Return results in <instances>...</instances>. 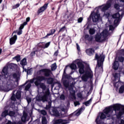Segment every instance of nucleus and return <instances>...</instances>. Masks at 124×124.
Returning a JSON list of instances; mask_svg holds the SVG:
<instances>
[{
	"label": "nucleus",
	"mask_w": 124,
	"mask_h": 124,
	"mask_svg": "<svg viewBox=\"0 0 124 124\" xmlns=\"http://www.w3.org/2000/svg\"><path fill=\"white\" fill-rule=\"evenodd\" d=\"M9 67L11 68V69H14L17 67V64L13 63H11L9 65Z\"/></svg>",
	"instance_id": "obj_27"
},
{
	"label": "nucleus",
	"mask_w": 124,
	"mask_h": 124,
	"mask_svg": "<svg viewBox=\"0 0 124 124\" xmlns=\"http://www.w3.org/2000/svg\"><path fill=\"white\" fill-rule=\"evenodd\" d=\"M75 62L77 64L79 69V72L80 74H84L81 77V79L82 81L84 82H87L89 78L92 79L93 77V71L91 70V69H88L87 70L85 71L84 70V64H83V62L82 61L79 59H77L75 61Z\"/></svg>",
	"instance_id": "obj_4"
},
{
	"label": "nucleus",
	"mask_w": 124,
	"mask_h": 124,
	"mask_svg": "<svg viewBox=\"0 0 124 124\" xmlns=\"http://www.w3.org/2000/svg\"><path fill=\"white\" fill-rule=\"evenodd\" d=\"M27 24H28V22L27 21L24 22L23 24L20 26V27H19V29L23 30V29H24V26H26V25H27Z\"/></svg>",
	"instance_id": "obj_41"
},
{
	"label": "nucleus",
	"mask_w": 124,
	"mask_h": 124,
	"mask_svg": "<svg viewBox=\"0 0 124 124\" xmlns=\"http://www.w3.org/2000/svg\"><path fill=\"white\" fill-rule=\"evenodd\" d=\"M16 97L17 99H20V98H21V92L17 91L16 93Z\"/></svg>",
	"instance_id": "obj_29"
},
{
	"label": "nucleus",
	"mask_w": 124,
	"mask_h": 124,
	"mask_svg": "<svg viewBox=\"0 0 124 124\" xmlns=\"http://www.w3.org/2000/svg\"><path fill=\"white\" fill-rule=\"evenodd\" d=\"M74 104L75 106V107H76V106H77V105H80V103L79 102V101H76L74 102Z\"/></svg>",
	"instance_id": "obj_50"
},
{
	"label": "nucleus",
	"mask_w": 124,
	"mask_h": 124,
	"mask_svg": "<svg viewBox=\"0 0 124 124\" xmlns=\"http://www.w3.org/2000/svg\"><path fill=\"white\" fill-rule=\"evenodd\" d=\"M47 119L45 117H43L42 118V124H47Z\"/></svg>",
	"instance_id": "obj_35"
},
{
	"label": "nucleus",
	"mask_w": 124,
	"mask_h": 124,
	"mask_svg": "<svg viewBox=\"0 0 124 124\" xmlns=\"http://www.w3.org/2000/svg\"><path fill=\"white\" fill-rule=\"evenodd\" d=\"M65 113V109L63 108L62 109V112H59L57 108H53L52 112H50L51 115L55 116V117H62V114Z\"/></svg>",
	"instance_id": "obj_11"
},
{
	"label": "nucleus",
	"mask_w": 124,
	"mask_h": 124,
	"mask_svg": "<svg viewBox=\"0 0 124 124\" xmlns=\"http://www.w3.org/2000/svg\"><path fill=\"white\" fill-rule=\"evenodd\" d=\"M26 100L27 101L28 104H29L30 103L31 101V98L30 97H27Z\"/></svg>",
	"instance_id": "obj_51"
},
{
	"label": "nucleus",
	"mask_w": 124,
	"mask_h": 124,
	"mask_svg": "<svg viewBox=\"0 0 124 124\" xmlns=\"http://www.w3.org/2000/svg\"><path fill=\"white\" fill-rule=\"evenodd\" d=\"M85 110V107L83 106L81 107V108L77 110L74 113V116H72L71 117V119H69L68 120H62V119H58L56 120H53L52 121V124H68L70 123L69 121H74L77 118L78 116L79 115Z\"/></svg>",
	"instance_id": "obj_5"
},
{
	"label": "nucleus",
	"mask_w": 124,
	"mask_h": 124,
	"mask_svg": "<svg viewBox=\"0 0 124 124\" xmlns=\"http://www.w3.org/2000/svg\"><path fill=\"white\" fill-rule=\"evenodd\" d=\"M50 35H52L50 33H47L46 34V35L44 37V38H46L48 37V36H50Z\"/></svg>",
	"instance_id": "obj_56"
},
{
	"label": "nucleus",
	"mask_w": 124,
	"mask_h": 124,
	"mask_svg": "<svg viewBox=\"0 0 124 124\" xmlns=\"http://www.w3.org/2000/svg\"><path fill=\"white\" fill-rule=\"evenodd\" d=\"M89 33L91 35H93V34H94L95 33V32L96 31V30H95V28H90L89 29Z\"/></svg>",
	"instance_id": "obj_26"
},
{
	"label": "nucleus",
	"mask_w": 124,
	"mask_h": 124,
	"mask_svg": "<svg viewBox=\"0 0 124 124\" xmlns=\"http://www.w3.org/2000/svg\"><path fill=\"white\" fill-rule=\"evenodd\" d=\"M17 124H23V123H22L21 121H19V122L17 123Z\"/></svg>",
	"instance_id": "obj_60"
},
{
	"label": "nucleus",
	"mask_w": 124,
	"mask_h": 124,
	"mask_svg": "<svg viewBox=\"0 0 124 124\" xmlns=\"http://www.w3.org/2000/svg\"><path fill=\"white\" fill-rule=\"evenodd\" d=\"M13 33H17L18 34V35H20L21 34H22V29H19V31H14Z\"/></svg>",
	"instance_id": "obj_37"
},
{
	"label": "nucleus",
	"mask_w": 124,
	"mask_h": 124,
	"mask_svg": "<svg viewBox=\"0 0 124 124\" xmlns=\"http://www.w3.org/2000/svg\"><path fill=\"white\" fill-rule=\"evenodd\" d=\"M16 82L20 80V74L16 73L9 76L8 75V67H3L1 75H0V91L7 92L12 91L15 88Z\"/></svg>",
	"instance_id": "obj_1"
},
{
	"label": "nucleus",
	"mask_w": 124,
	"mask_h": 124,
	"mask_svg": "<svg viewBox=\"0 0 124 124\" xmlns=\"http://www.w3.org/2000/svg\"><path fill=\"white\" fill-rule=\"evenodd\" d=\"M34 55H35V51L32 52L31 54V57H33Z\"/></svg>",
	"instance_id": "obj_57"
},
{
	"label": "nucleus",
	"mask_w": 124,
	"mask_h": 124,
	"mask_svg": "<svg viewBox=\"0 0 124 124\" xmlns=\"http://www.w3.org/2000/svg\"><path fill=\"white\" fill-rule=\"evenodd\" d=\"M65 98V96L63 94H62L60 96V99H62V100H64Z\"/></svg>",
	"instance_id": "obj_53"
},
{
	"label": "nucleus",
	"mask_w": 124,
	"mask_h": 124,
	"mask_svg": "<svg viewBox=\"0 0 124 124\" xmlns=\"http://www.w3.org/2000/svg\"><path fill=\"white\" fill-rule=\"evenodd\" d=\"M56 32V30L55 29H52L50 30V34L52 35V34H54Z\"/></svg>",
	"instance_id": "obj_52"
},
{
	"label": "nucleus",
	"mask_w": 124,
	"mask_h": 124,
	"mask_svg": "<svg viewBox=\"0 0 124 124\" xmlns=\"http://www.w3.org/2000/svg\"><path fill=\"white\" fill-rule=\"evenodd\" d=\"M70 96L72 99H76V96L75 95V91L73 90V87L69 88Z\"/></svg>",
	"instance_id": "obj_15"
},
{
	"label": "nucleus",
	"mask_w": 124,
	"mask_h": 124,
	"mask_svg": "<svg viewBox=\"0 0 124 124\" xmlns=\"http://www.w3.org/2000/svg\"><path fill=\"white\" fill-rule=\"evenodd\" d=\"M45 80V78L44 76H38L36 78V80L34 82L35 86L38 87L40 86V87L43 89V92L41 93H38V94L37 95L36 99L37 101H47L48 98H50V91L49 89H46V86L44 85V83H41L42 81Z\"/></svg>",
	"instance_id": "obj_2"
},
{
	"label": "nucleus",
	"mask_w": 124,
	"mask_h": 124,
	"mask_svg": "<svg viewBox=\"0 0 124 124\" xmlns=\"http://www.w3.org/2000/svg\"><path fill=\"white\" fill-rule=\"evenodd\" d=\"M124 92V86H122L119 89V93H123Z\"/></svg>",
	"instance_id": "obj_40"
},
{
	"label": "nucleus",
	"mask_w": 124,
	"mask_h": 124,
	"mask_svg": "<svg viewBox=\"0 0 124 124\" xmlns=\"http://www.w3.org/2000/svg\"><path fill=\"white\" fill-rule=\"evenodd\" d=\"M66 70V67L64 69L63 74L62 76V79H63V78H67V76L66 75V74L65 73Z\"/></svg>",
	"instance_id": "obj_44"
},
{
	"label": "nucleus",
	"mask_w": 124,
	"mask_h": 124,
	"mask_svg": "<svg viewBox=\"0 0 124 124\" xmlns=\"http://www.w3.org/2000/svg\"><path fill=\"white\" fill-rule=\"evenodd\" d=\"M47 7H48V3L45 4L43 6L40 7L38 10V14H40V13H42V12L45 11L47 9Z\"/></svg>",
	"instance_id": "obj_16"
},
{
	"label": "nucleus",
	"mask_w": 124,
	"mask_h": 124,
	"mask_svg": "<svg viewBox=\"0 0 124 124\" xmlns=\"http://www.w3.org/2000/svg\"><path fill=\"white\" fill-rule=\"evenodd\" d=\"M58 54H59V50L56 51L55 53H54V56H57Z\"/></svg>",
	"instance_id": "obj_58"
},
{
	"label": "nucleus",
	"mask_w": 124,
	"mask_h": 124,
	"mask_svg": "<svg viewBox=\"0 0 124 124\" xmlns=\"http://www.w3.org/2000/svg\"><path fill=\"white\" fill-rule=\"evenodd\" d=\"M86 52L89 56H91L93 55V53H94V51L93 48H89L86 50Z\"/></svg>",
	"instance_id": "obj_22"
},
{
	"label": "nucleus",
	"mask_w": 124,
	"mask_h": 124,
	"mask_svg": "<svg viewBox=\"0 0 124 124\" xmlns=\"http://www.w3.org/2000/svg\"><path fill=\"white\" fill-rule=\"evenodd\" d=\"M17 40V35H15L13 37L10 39V45H13L16 42Z\"/></svg>",
	"instance_id": "obj_19"
},
{
	"label": "nucleus",
	"mask_w": 124,
	"mask_h": 124,
	"mask_svg": "<svg viewBox=\"0 0 124 124\" xmlns=\"http://www.w3.org/2000/svg\"><path fill=\"white\" fill-rule=\"evenodd\" d=\"M58 87L59 88H61L62 87V85H61L60 83L58 84Z\"/></svg>",
	"instance_id": "obj_61"
},
{
	"label": "nucleus",
	"mask_w": 124,
	"mask_h": 124,
	"mask_svg": "<svg viewBox=\"0 0 124 124\" xmlns=\"http://www.w3.org/2000/svg\"><path fill=\"white\" fill-rule=\"evenodd\" d=\"M95 58L97 60L96 69H98V68H99L101 71H102L103 70V62H104L105 56L103 54L98 55L97 54H96Z\"/></svg>",
	"instance_id": "obj_9"
},
{
	"label": "nucleus",
	"mask_w": 124,
	"mask_h": 124,
	"mask_svg": "<svg viewBox=\"0 0 124 124\" xmlns=\"http://www.w3.org/2000/svg\"><path fill=\"white\" fill-rule=\"evenodd\" d=\"M15 93V91L13 92V95L11 97V100H13V101H15L16 100V98H15V94H14Z\"/></svg>",
	"instance_id": "obj_39"
},
{
	"label": "nucleus",
	"mask_w": 124,
	"mask_h": 124,
	"mask_svg": "<svg viewBox=\"0 0 124 124\" xmlns=\"http://www.w3.org/2000/svg\"><path fill=\"white\" fill-rule=\"evenodd\" d=\"M29 72H30V70L27 71V74H29Z\"/></svg>",
	"instance_id": "obj_63"
},
{
	"label": "nucleus",
	"mask_w": 124,
	"mask_h": 124,
	"mask_svg": "<svg viewBox=\"0 0 124 124\" xmlns=\"http://www.w3.org/2000/svg\"><path fill=\"white\" fill-rule=\"evenodd\" d=\"M46 101H48V105H46V110H48V109H50V108H51V106L52 105L51 103H52V101H51V95H50V97L48 98L47 100Z\"/></svg>",
	"instance_id": "obj_20"
},
{
	"label": "nucleus",
	"mask_w": 124,
	"mask_h": 124,
	"mask_svg": "<svg viewBox=\"0 0 124 124\" xmlns=\"http://www.w3.org/2000/svg\"><path fill=\"white\" fill-rule=\"evenodd\" d=\"M2 51V50L1 49H0V54H1Z\"/></svg>",
	"instance_id": "obj_62"
},
{
	"label": "nucleus",
	"mask_w": 124,
	"mask_h": 124,
	"mask_svg": "<svg viewBox=\"0 0 124 124\" xmlns=\"http://www.w3.org/2000/svg\"><path fill=\"white\" fill-rule=\"evenodd\" d=\"M2 2V0H0V3H1Z\"/></svg>",
	"instance_id": "obj_64"
},
{
	"label": "nucleus",
	"mask_w": 124,
	"mask_h": 124,
	"mask_svg": "<svg viewBox=\"0 0 124 124\" xmlns=\"http://www.w3.org/2000/svg\"><path fill=\"white\" fill-rule=\"evenodd\" d=\"M51 42H48L47 43H46L45 45V46H41L42 45H44V43H40L39 44L38 46H41V48H48L49 46H50Z\"/></svg>",
	"instance_id": "obj_21"
},
{
	"label": "nucleus",
	"mask_w": 124,
	"mask_h": 124,
	"mask_svg": "<svg viewBox=\"0 0 124 124\" xmlns=\"http://www.w3.org/2000/svg\"><path fill=\"white\" fill-rule=\"evenodd\" d=\"M77 50L78 51H80V46H79V45H78V44H77Z\"/></svg>",
	"instance_id": "obj_55"
},
{
	"label": "nucleus",
	"mask_w": 124,
	"mask_h": 124,
	"mask_svg": "<svg viewBox=\"0 0 124 124\" xmlns=\"http://www.w3.org/2000/svg\"><path fill=\"white\" fill-rule=\"evenodd\" d=\"M57 69V64L54 63L51 65V70L54 71V70H56Z\"/></svg>",
	"instance_id": "obj_34"
},
{
	"label": "nucleus",
	"mask_w": 124,
	"mask_h": 124,
	"mask_svg": "<svg viewBox=\"0 0 124 124\" xmlns=\"http://www.w3.org/2000/svg\"><path fill=\"white\" fill-rule=\"evenodd\" d=\"M40 113L41 114H42V115H44V116H45V115H46L47 114V112H46V111H45V110H41Z\"/></svg>",
	"instance_id": "obj_46"
},
{
	"label": "nucleus",
	"mask_w": 124,
	"mask_h": 124,
	"mask_svg": "<svg viewBox=\"0 0 124 124\" xmlns=\"http://www.w3.org/2000/svg\"><path fill=\"white\" fill-rule=\"evenodd\" d=\"M114 79L113 80V85L114 87H117L118 86H116V84H118L119 82H120V75L118 73H115L114 75Z\"/></svg>",
	"instance_id": "obj_13"
},
{
	"label": "nucleus",
	"mask_w": 124,
	"mask_h": 124,
	"mask_svg": "<svg viewBox=\"0 0 124 124\" xmlns=\"http://www.w3.org/2000/svg\"><path fill=\"white\" fill-rule=\"evenodd\" d=\"M114 4V8H115V9H117V10L119 9L120 7V5H119V4H118V3H116V2H115V3H114L113 4Z\"/></svg>",
	"instance_id": "obj_42"
},
{
	"label": "nucleus",
	"mask_w": 124,
	"mask_h": 124,
	"mask_svg": "<svg viewBox=\"0 0 124 124\" xmlns=\"http://www.w3.org/2000/svg\"><path fill=\"white\" fill-rule=\"evenodd\" d=\"M30 20H31V18L30 17H27L26 18V22H30Z\"/></svg>",
	"instance_id": "obj_59"
},
{
	"label": "nucleus",
	"mask_w": 124,
	"mask_h": 124,
	"mask_svg": "<svg viewBox=\"0 0 124 124\" xmlns=\"http://www.w3.org/2000/svg\"><path fill=\"white\" fill-rule=\"evenodd\" d=\"M65 31V26H63L62 27L60 31H59V32H63Z\"/></svg>",
	"instance_id": "obj_45"
},
{
	"label": "nucleus",
	"mask_w": 124,
	"mask_h": 124,
	"mask_svg": "<svg viewBox=\"0 0 124 124\" xmlns=\"http://www.w3.org/2000/svg\"><path fill=\"white\" fill-rule=\"evenodd\" d=\"M70 68H71V69L72 70H75V69H76V68H77V66H76V64H74V63H72L70 66Z\"/></svg>",
	"instance_id": "obj_31"
},
{
	"label": "nucleus",
	"mask_w": 124,
	"mask_h": 124,
	"mask_svg": "<svg viewBox=\"0 0 124 124\" xmlns=\"http://www.w3.org/2000/svg\"><path fill=\"white\" fill-rule=\"evenodd\" d=\"M13 59L16 60V62H18L19 61H21V57L20 55H18L14 57Z\"/></svg>",
	"instance_id": "obj_36"
},
{
	"label": "nucleus",
	"mask_w": 124,
	"mask_h": 124,
	"mask_svg": "<svg viewBox=\"0 0 124 124\" xmlns=\"http://www.w3.org/2000/svg\"><path fill=\"white\" fill-rule=\"evenodd\" d=\"M123 15H124V8L119 11L118 13L112 15V18L115 19L114 21V25H119Z\"/></svg>",
	"instance_id": "obj_10"
},
{
	"label": "nucleus",
	"mask_w": 124,
	"mask_h": 124,
	"mask_svg": "<svg viewBox=\"0 0 124 124\" xmlns=\"http://www.w3.org/2000/svg\"><path fill=\"white\" fill-rule=\"evenodd\" d=\"M43 70H44V69H41V70L38 71L37 73H35L34 74V75L36 77L35 78H36L37 77H38V76H37V75H43V74H44V71Z\"/></svg>",
	"instance_id": "obj_24"
},
{
	"label": "nucleus",
	"mask_w": 124,
	"mask_h": 124,
	"mask_svg": "<svg viewBox=\"0 0 124 124\" xmlns=\"http://www.w3.org/2000/svg\"><path fill=\"white\" fill-rule=\"evenodd\" d=\"M117 1L118 0H108L106 4H104L99 7L103 12H105V15H106L107 17L109 16V8L112 6V4L116 3ZM119 1L124 3V0H119Z\"/></svg>",
	"instance_id": "obj_6"
},
{
	"label": "nucleus",
	"mask_w": 124,
	"mask_h": 124,
	"mask_svg": "<svg viewBox=\"0 0 124 124\" xmlns=\"http://www.w3.org/2000/svg\"><path fill=\"white\" fill-rule=\"evenodd\" d=\"M53 82H54V78H48L47 79V82L48 84H53Z\"/></svg>",
	"instance_id": "obj_33"
},
{
	"label": "nucleus",
	"mask_w": 124,
	"mask_h": 124,
	"mask_svg": "<svg viewBox=\"0 0 124 124\" xmlns=\"http://www.w3.org/2000/svg\"><path fill=\"white\" fill-rule=\"evenodd\" d=\"M20 64L23 66V68L24 69V66L27 65V59L26 58H24L22 61H21Z\"/></svg>",
	"instance_id": "obj_25"
},
{
	"label": "nucleus",
	"mask_w": 124,
	"mask_h": 124,
	"mask_svg": "<svg viewBox=\"0 0 124 124\" xmlns=\"http://www.w3.org/2000/svg\"><path fill=\"white\" fill-rule=\"evenodd\" d=\"M21 120L23 123L25 122H28L29 121V119H28V114L26 112V111H23V115L21 118Z\"/></svg>",
	"instance_id": "obj_18"
},
{
	"label": "nucleus",
	"mask_w": 124,
	"mask_h": 124,
	"mask_svg": "<svg viewBox=\"0 0 124 124\" xmlns=\"http://www.w3.org/2000/svg\"><path fill=\"white\" fill-rule=\"evenodd\" d=\"M91 103H92V99H90L89 100L84 103V104L86 106H89Z\"/></svg>",
	"instance_id": "obj_38"
},
{
	"label": "nucleus",
	"mask_w": 124,
	"mask_h": 124,
	"mask_svg": "<svg viewBox=\"0 0 124 124\" xmlns=\"http://www.w3.org/2000/svg\"><path fill=\"white\" fill-rule=\"evenodd\" d=\"M117 118H121L120 123L119 124H124V108L122 109V110H120L118 113V115H117Z\"/></svg>",
	"instance_id": "obj_12"
},
{
	"label": "nucleus",
	"mask_w": 124,
	"mask_h": 124,
	"mask_svg": "<svg viewBox=\"0 0 124 124\" xmlns=\"http://www.w3.org/2000/svg\"><path fill=\"white\" fill-rule=\"evenodd\" d=\"M36 78L34 77L33 79H31L30 81H27L26 83L27 85L25 87V91H28L31 87V84L34 82H35Z\"/></svg>",
	"instance_id": "obj_14"
},
{
	"label": "nucleus",
	"mask_w": 124,
	"mask_h": 124,
	"mask_svg": "<svg viewBox=\"0 0 124 124\" xmlns=\"http://www.w3.org/2000/svg\"><path fill=\"white\" fill-rule=\"evenodd\" d=\"M99 6L97 8H96L94 12L93 13H92L91 16L92 17V20L94 23H96V22H98V20L100 19V14H99V11H98V9H100V10L102 11V12H104V15L103 16H105L106 18H107L108 19H109V17H110V13H109V16L107 17L106 15H105V12L102 11L101 10V9L99 8V7L101 6Z\"/></svg>",
	"instance_id": "obj_8"
},
{
	"label": "nucleus",
	"mask_w": 124,
	"mask_h": 124,
	"mask_svg": "<svg viewBox=\"0 0 124 124\" xmlns=\"http://www.w3.org/2000/svg\"><path fill=\"white\" fill-rule=\"evenodd\" d=\"M44 75L46 76V77H49V76H51L52 74V71L51 70L49 69H44Z\"/></svg>",
	"instance_id": "obj_17"
},
{
	"label": "nucleus",
	"mask_w": 124,
	"mask_h": 124,
	"mask_svg": "<svg viewBox=\"0 0 124 124\" xmlns=\"http://www.w3.org/2000/svg\"><path fill=\"white\" fill-rule=\"evenodd\" d=\"M78 97L79 98H83V95H82V93H79L77 94Z\"/></svg>",
	"instance_id": "obj_47"
},
{
	"label": "nucleus",
	"mask_w": 124,
	"mask_h": 124,
	"mask_svg": "<svg viewBox=\"0 0 124 124\" xmlns=\"http://www.w3.org/2000/svg\"><path fill=\"white\" fill-rule=\"evenodd\" d=\"M121 107L122 105L121 104H116L107 108L104 110L103 112L99 113V116L97 117L96 120L99 117L98 122L99 123H103V122L101 121V120L106 119L107 117L108 118H112L114 115L117 114V111H120Z\"/></svg>",
	"instance_id": "obj_3"
},
{
	"label": "nucleus",
	"mask_w": 124,
	"mask_h": 124,
	"mask_svg": "<svg viewBox=\"0 0 124 124\" xmlns=\"http://www.w3.org/2000/svg\"><path fill=\"white\" fill-rule=\"evenodd\" d=\"M109 35H110V33L108 32V30H105L100 34H96L95 36V39L97 42H104V41L108 40V36Z\"/></svg>",
	"instance_id": "obj_7"
},
{
	"label": "nucleus",
	"mask_w": 124,
	"mask_h": 124,
	"mask_svg": "<svg viewBox=\"0 0 124 124\" xmlns=\"http://www.w3.org/2000/svg\"><path fill=\"white\" fill-rule=\"evenodd\" d=\"M82 21H83V17H79L78 19V23H82Z\"/></svg>",
	"instance_id": "obj_49"
},
{
	"label": "nucleus",
	"mask_w": 124,
	"mask_h": 124,
	"mask_svg": "<svg viewBox=\"0 0 124 124\" xmlns=\"http://www.w3.org/2000/svg\"><path fill=\"white\" fill-rule=\"evenodd\" d=\"M7 115H8V111L7 110H5L2 112L1 116L3 118H4L5 117H6Z\"/></svg>",
	"instance_id": "obj_30"
},
{
	"label": "nucleus",
	"mask_w": 124,
	"mask_h": 124,
	"mask_svg": "<svg viewBox=\"0 0 124 124\" xmlns=\"http://www.w3.org/2000/svg\"><path fill=\"white\" fill-rule=\"evenodd\" d=\"M63 84L66 88H68V87H69V82H68V81L67 80H64Z\"/></svg>",
	"instance_id": "obj_32"
},
{
	"label": "nucleus",
	"mask_w": 124,
	"mask_h": 124,
	"mask_svg": "<svg viewBox=\"0 0 124 124\" xmlns=\"http://www.w3.org/2000/svg\"><path fill=\"white\" fill-rule=\"evenodd\" d=\"M19 6H20V4L18 3L13 6V9H16V8H18V7H19Z\"/></svg>",
	"instance_id": "obj_48"
},
{
	"label": "nucleus",
	"mask_w": 124,
	"mask_h": 124,
	"mask_svg": "<svg viewBox=\"0 0 124 124\" xmlns=\"http://www.w3.org/2000/svg\"><path fill=\"white\" fill-rule=\"evenodd\" d=\"M9 116H10V117H14L15 116V112L13 111H11L9 113Z\"/></svg>",
	"instance_id": "obj_43"
},
{
	"label": "nucleus",
	"mask_w": 124,
	"mask_h": 124,
	"mask_svg": "<svg viewBox=\"0 0 124 124\" xmlns=\"http://www.w3.org/2000/svg\"><path fill=\"white\" fill-rule=\"evenodd\" d=\"M112 67L115 70H117V69L119 68V62L115 61L113 63Z\"/></svg>",
	"instance_id": "obj_23"
},
{
	"label": "nucleus",
	"mask_w": 124,
	"mask_h": 124,
	"mask_svg": "<svg viewBox=\"0 0 124 124\" xmlns=\"http://www.w3.org/2000/svg\"><path fill=\"white\" fill-rule=\"evenodd\" d=\"M114 30V27L112 25H109V31H113Z\"/></svg>",
	"instance_id": "obj_54"
},
{
	"label": "nucleus",
	"mask_w": 124,
	"mask_h": 124,
	"mask_svg": "<svg viewBox=\"0 0 124 124\" xmlns=\"http://www.w3.org/2000/svg\"><path fill=\"white\" fill-rule=\"evenodd\" d=\"M85 39H86V40H88V41H92V40H93V36H90L89 35H85Z\"/></svg>",
	"instance_id": "obj_28"
}]
</instances>
